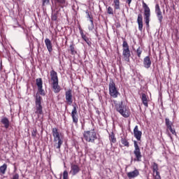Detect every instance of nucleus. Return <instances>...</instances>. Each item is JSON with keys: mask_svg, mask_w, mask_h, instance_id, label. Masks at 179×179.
Returning a JSON list of instances; mask_svg holds the SVG:
<instances>
[{"mask_svg": "<svg viewBox=\"0 0 179 179\" xmlns=\"http://www.w3.org/2000/svg\"><path fill=\"white\" fill-rule=\"evenodd\" d=\"M52 133L53 135V141L55 142V148L56 149H61V146H62V143H64V136H62V134H61L58 131V129L57 128H53L52 129Z\"/></svg>", "mask_w": 179, "mask_h": 179, "instance_id": "obj_1", "label": "nucleus"}, {"mask_svg": "<svg viewBox=\"0 0 179 179\" xmlns=\"http://www.w3.org/2000/svg\"><path fill=\"white\" fill-rule=\"evenodd\" d=\"M115 107L116 111L121 114L124 118H128L129 117L131 112L129 111V108L127 107V106L122 103V101L117 103V101H114Z\"/></svg>", "mask_w": 179, "mask_h": 179, "instance_id": "obj_2", "label": "nucleus"}, {"mask_svg": "<svg viewBox=\"0 0 179 179\" xmlns=\"http://www.w3.org/2000/svg\"><path fill=\"white\" fill-rule=\"evenodd\" d=\"M83 137L87 142H90L91 143H94V141L97 139V133L94 131V129L84 131Z\"/></svg>", "mask_w": 179, "mask_h": 179, "instance_id": "obj_3", "label": "nucleus"}, {"mask_svg": "<svg viewBox=\"0 0 179 179\" xmlns=\"http://www.w3.org/2000/svg\"><path fill=\"white\" fill-rule=\"evenodd\" d=\"M108 89L110 97H113V99H117V97L120 96V92H118V89L117 88V86L115 85V83H114V81L111 80L109 83Z\"/></svg>", "mask_w": 179, "mask_h": 179, "instance_id": "obj_4", "label": "nucleus"}, {"mask_svg": "<svg viewBox=\"0 0 179 179\" xmlns=\"http://www.w3.org/2000/svg\"><path fill=\"white\" fill-rule=\"evenodd\" d=\"M122 50V55L124 61L129 62V58H131V50H129V45L127 41H123Z\"/></svg>", "mask_w": 179, "mask_h": 179, "instance_id": "obj_5", "label": "nucleus"}, {"mask_svg": "<svg viewBox=\"0 0 179 179\" xmlns=\"http://www.w3.org/2000/svg\"><path fill=\"white\" fill-rule=\"evenodd\" d=\"M143 8L144 9V20L145 24L146 26H149V22H150V8L145 1H143Z\"/></svg>", "mask_w": 179, "mask_h": 179, "instance_id": "obj_6", "label": "nucleus"}, {"mask_svg": "<svg viewBox=\"0 0 179 179\" xmlns=\"http://www.w3.org/2000/svg\"><path fill=\"white\" fill-rule=\"evenodd\" d=\"M134 154L136 156V158L134 159V162H141L142 154L141 153V148L138 145V142H136V141H134Z\"/></svg>", "mask_w": 179, "mask_h": 179, "instance_id": "obj_7", "label": "nucleus"}, {"mask_svg": "<svg viewBox=\"0 0 179 179\" xmlns=\"http://www.w3.org/2000/svg\"><path fill=\"white\" fill-rule=\"evenodd\" d=\"M36 114L41 115L43 114V106H41V96H36Z\"/></svg>", "mask_w": 179, "mask_h": 179, "instance_id": "obj_8", "label": "nucleus"}, {"mask_svg": "<svg viewBox=\"0 0 179 179\" xmlns=\"http://www.w3.org/2000/svg\"><path fill=\"white\" fill-rule=\"evenodd\" d=\"M155 13L157 15V17L159 20L160 24L163 22V14L162 13V10L160 9V6L159 4L155 5Z\"/></svg>", "mask_w": 179, "mask_h": 179, "instance_id": "obj_9", "label": "nucleus"}, {"mask_svg": "<svg viewBox=\"0 0 179 179\" xmlns=\"http://www.w3.org/2000/svg\"><path fill=\"white\" fill-rule=\"evenodd\" d=\"M66 101L69 106H71L73 103V96H72V90H69L65 92Z\"/></svg>", "mask_w": 179, "mask_h": 179, "instance_id": "obj_10", "label": "nucleus"}, {"mask_svg": "<svg viewBox=\"0 0 179 179\" xmlns=\"http://www.w3.org/2000/svg\"><path fill=\"white\" fill-rule=\"evenodd\" d=\"M71 118L73 120V122L74 124H78V108L76 107V106H73L72 112H71Z\"/></svg>", "mask_w": 179, "mask_h": 179, "instance_id": "obj_11", "label": "nucleus"}, {"mask_svg": "<svg viewBox=\"0 0 179 179\" xmlns=\"http://www.w3.org/2000/svg\"><path fill=\"white\" fill-rule=\"evenodd\" d=\"M36 86L38 87V90L40 94L44 96L45 93L44 92V90H43V80L41 78L36 79Z\"/></svg>", "mask_w": 179, "mask_h": 179, "instance_id": "obj_12", "label": "nucleus"}, {"mask_svg": "<svg viewBox=\"0 0 179 179\" xmlns=\"http://www.w3.org/2000/svg\"><path fill=\"white\" fill-rule=\"evenodd\" d=\"M127 176L129 179L136 178V177L139 176V170L135 169L134 171L127 173Z\"/></svg>", "mask_w": 179, "mask_h": 179, "instance_id": "obj_13", "label": "nucleus"}, {"mask_svg": "<svg viewBox=\"0 0 179 179\" xmlns=\"http://www.w3.org/2000/svg\"><path fill=\"white\" fill-rule=\"evenodd\" d=\"M137 23L138 24V30L142 31L143 30V17L141 13L138 15Z\"/></svg>", "mask_w": 179, "mask_h": 179, "instance_id": "obj_14", "label": "nucleus"}, {"mask_svg": "<svg viewBox=\"0 0 179 179\" xmlns=\"http://www.w3.org/2000/svg\"><path fill=\"white\" fill-rule=\"evenodd\" d=\"M134 135L137 141H141V138H142V131L138 129V126H136L134 129Z\"/></svg>", "mask_w": 179, "mask_h": 179, "instance_id": "obj_15", "label": "nucleus"}, {"mask_svg": "<svg viewBox=\"0 0 179 179\" xmlns=\"http://www.w3.org/2000/svg\"><path fill=\"white\" fill-rule=\"evenodd\" d=\"M143 65L144 68H146V69H149L152 65V61L150 60V57L149 56H147L143 59Z\"/></svg>", "mask_w": 179, "mask_h": 179, "instance_id": "obj_16", "label": "nucleus"}, {"mask_svg": "<svg viewBox=\"0 0 179 179\" xmlns=\"http://www.w3.org/2000/svg\"><path fill=\"white\" fill-rule=\"evenodd\" d=\"M52 86L54 93H59L61 92V87L58 84V81L52 82Z\"/></svg>", "mask_w": 179, "mask_h": 179, "instance_id": "obj_17", "label": "nucleus"}, {"mask_svg": "<svg viewBox=\"0 0 179 179\" xmlns=\"http://www.w3.org/2000/svg\"><path fill=\"white\" fill-rule=\"evenodd\" d=\"M45 44L46 45L48 51H49V52H52V43H51V40H50L49 38H45Z\"/></svg>", "mask_w": 179, "mask_h": 179, "instance_id": "obj_18", "label": "nucleus"}, {"mask_svg": "<svg viewBox=\"0 0 179 179\" xmlns=\"http://www.w3.org/2000/svg\"><path fill=\"white\" fill-rule=\"evenodd\" d=\"M169 131H170V132H171V134L173 135L177 136V133L176 132V129H173V126H171L169 127H166V133H167L168 136L171 139H173V137L171 136V134H170V132H169Z\"/></svg>", "mask_w": 179, "mask_h": 179, "instance_id": "obj_19", "label": "nucleus"}, {"mask_svg": "<svg viewBox=\"0 0 179 179\" xmlns=\"http://www.w3.org/2000/svg\"><path fill=\"white\" fill-rule=\"evenodd\" d=\"M50 78L52 82H58V73L57 71L54 70L50 71Z\"/></svg>", "mask_w": 179, "mask_h": 179, "instance_id": "obj_20", "label": "nucleus"}, {"mask_svg": "<svg viewBox=\"0 0 179 179\" xmlns=\"http://www.w3.org/2000/svg\"><path fill=\"white\" fill-rule=\"evenodd\" d=\"M79 171H80V169L79 168V166L78 165H71V173L73 176H76V174H78V173H79Z\"/></svg>", "mask_w": 179, "mask_h": 179, "instance_id": "obj_21", "label": "nucleus"}, {"mask_svg": "<svg viewBox=\"0 0 179 179\" xmlns=\"http://www.w3.org/2000/svg\"><path fill=\"white\" fill-rule=\"evenodd\" d=\"M148 99H149V97L147 95H145V94H142L141 101L143 106H145V107L146 108L149 107V105L148 103L149 100H148Z\"/></svg>", "mask_w": 179, "mask_h": 179, "instance_id": "obj_22", "label": "nucleus"}, {"mask_svg": "<svg viewBox=\"0 0 179 179\" xmlns=\"http://www.w3.org/2000/svg\"><path fill=\"white\" fill-rule=\"evenodd\" d=\"M151 169L152 170L153 174H156V173H159V165L156 162L151 163Z\"/></svg>", "mask_w": 179, "mask_h": 179, "instance_id": "obj_23", "label": "nucleus"}, {"mask_svg": "<svg viewBox=\"0 0 179 179\" xmlns=\"http://www.w3.org/2000/svg\"><path fill=\"white\" fill-rule=\"evenodd\" d=\"M80 34L82 38L85 41V43H87V44L88 45H90V44H92V42H90V41L89 40V38H87V36H86V35H85L83 30L80 31Z\"/></svg>", "mask_w": 179, "mask_h": 179, "instance_id": "obj_24", "label": "nucleus"}, {"mask_svg": "<svg viewBox=\"0 0 179 179\" xmlns=\"http://www.w3.org/2000/svg\"><path fill=\"white\" fill-rule=\"evenodd\" d=\"M1 122L4 125L6 129L9 128V120L7 117H3L1 120Z\"/></svg>", "mask_w": 179, "mask_h": 179, "instance_id": "obj_25", "label": "nucleus"}, {"mask_svg": "<svg viewBox=\"0 0 179 179\" xmlns=\"http://www.w3.org/2000/svg\"><path fill=\"white\" fill-rule=\"evenodd\" d=\"M86 13L87 15V17L90 18V22H91V26L88 27L89 30L92 31L94 29V24L93 23V17L90 16V14H89L88 11H86Z\"/></svg>", "mask_w": 179, "mask_h": 179, "instance_id": "obj_26", "label": "nucleus"}, {"mask_svg": "<svg viewBox=\"0 0 179 179\" xmlns=\"http://www.w3.org/2000/svg\"><path fill=\"white\" fill-rule=\"evenodd\" d=\"M6 170H8V165L6 164H3L0 166L1 174H5V173H6Z\"/></svg>", "mask_w": 179, "mask_h": 179, "instance_id": "obj_27", "label": "nucleus"}, {"mask_svg": "<svg viewBox=\"0 0 179 179\" xmlns=\"http://www.w3.org/2000/svg\"><path fill=\"white\" fill-rule=\"evenodd\" d=\"M115 10H118L120 9V0H113V4Z\"/></svg>", "mask_w": 179, "mask_h": 179, "instance_id": "obj_28", "label": "nucleus"}, {"mask_svg": "<svg viewBox=\"0 0 179 179\" xmlns=\"http://www.w3.org/2000/svg\"><path fill=\"white\" fill-rule=\"evenodd\" d=\"M70 51L71 55H76L78 54V52L76 51V48H75V45L72 44L70 45Z\"/></svg>", "mask_w": 179, "mask_h": 179, "instance_id": "obj_29", "label": "nucleus"}, {"mask_svg": "<svg viewBox=\"0 0 179 179\" xmlns=\"http://www.w3.org/2000/svg\"><path fill=\"white\" fill-rule=\"evenodd\" d=\"M121 143L124 146H126V148H129V142H128V140H127V138H122Z\"/></svg>", "mask_w": 179, "mask_h": 179, "instance_id": "obj_30", "label": "nucleus"}, {"mask_svg": "<svg viewBox=\"0 0 179 179\" xmlns=\"http://www.w3.org/2000/svg\"><path fill=\"white\" fill-rule=\"evenodd\" d=\"M109 139L110 142H112L113 143H115L117 142V138H115V136L114 135V133H111L109 135Z\"/></svg>", "mask_w": 179, "mask_h": 179, "instance_id": "obj_31", "label": "nucleus"}, {"mask_svg": "<svg viewBox=\"0 0 179 179\" xmlns=\"http://www.w3.org/2000/svg\"><path fill=\"white\" fill-rule=\"evenodd\" d=\"M165 125L166 126V128H169V127H173V122L170 121V119L165 118Z\"/></svg>", "mask_w": 179, "mask_h": 179, "instance_id": "obj_32", "label": "nucleus"}, {"mask_svg": "<svg viewBox=\"0 0 179 179\" xmlns=\"http://www.w3.org/2000/svg\"><path fill=\"white\" fill-rule=\"evenodd\" d=\"M154 179H162V176H160V172H157L153 173Z\"/></svg>", "mask_w": 179, "mask_h": 179, "instance_id": "obj_33", "label": "nucleus"}, {"mask_svg": "<svg viewBox=\"0 0 179 179\" xmlns=\"http://www.w3.org/2000/svg\"><path fill=\"white\" fill-rule=\"evenodd\" d=\"M107 12L108 15H114V9H113L111 6L108 8Z\"/></svg>", "mask_w": 179, "mask_h": 179, "instance_id": "obj_34", "label": "nucleus"}, {"mask_svg": "<svg viewBox=\"0 0 179 179\" xmlns=\"http://www.w3.org/2000/svg\"><path fill=\"white\" fill-rule=\"evenodd\" d=\"M136 53L138 57L140 58L141 54H142V49L141 48H138V49L136 50Z\"/></svg>", "mask_w": 179, "mask_h": 179, "instance_id": "obj_35", "label": "nucleus"}, {"mask_svg": "<svg viewBox=\"0 0 179 179\" xmlns=\"http://www.w3.org/2000/svg\"><path fill=\"white\" fill-rule=\"evenodd\" d=\"M50 3V0H42V6H45V5H48Z\"/></svg>", "mask_w": 179, "mask_h": 179, "instance_id": "obj_36", "label": "nucleus"}, {"mask_svg": "<svg viewBox=\"0 0 179 179\" xmlns=\"http://www.w3.org/2000/svg\"><path fill=\"white\" fill-rule=\"evenodd\" d=\"M37 136V129H34L31 132V136H33V138H36V136Z\"/></svg>", "mask_w": 179, "mask_h": 179, "instance_id": "obj_37", "label": "nucleus"}, {"mask_svg": "<svg viewBox=\"0 0 179 179\" xmlns=\"http://www.w3.org/2000/svg\"><path fill=\"white\" fill-rule=\"evenodd\" d=\"M63 178H68V171H64L63 173Z\"/></svg>", "mask_w": 179, "mask_h": 179, "instance_id": "obj_38", "label": "nucleus"}, {"mask_svg": "<svg viewBox=\"0 0 179 179\" xmlns=\"http://www.w3.org/2000/svg\"><path fill=\"white\" fill-rule=\"evenodd\" d=\"M57 2H59V3H61V5H63L64 6H65L66 5L65 0H57Z\"/></svg>", "mask_w": 179, "mask_h": 179, "instance_id": "obj_39", "label": "nucleus"}, {"mask_svg": "<svg viewBox=\"0 0 179 179\" xmlns=\"http://www.w3.org/2000/svg\"><path fill=\"white\" fill-rule=\"evenodd\" d=\"M57 14H52V20L55 21V20H57Z\"/></svg>", "mask_w": 179, "mask_h": 179, "instance_id": "obj_40", "label": "nucleus"}, {"mask_svg": "<svg viewBox=\"0 0 179 179\" xmlns=\"http://www.w3.org/2000/svg\"><path fill=\"white\" fill-rule=\"evenodd\" d=\"M12 179H19V173H15V174L13 176Z\"/></svg>", "mask_w": 179, "mask_h": 179, "instance_id": "obj_41", "label": "nucleus"}, {"mask_svg": "<svg viewBox=\"0 0 179 179\" xmlns=\"http://www.w3.org/2000/svg\"><path fill=\"white\" fill-rule=\"evenodd\" d=\"M131 2H132V0H126V3H128L129 6H131Z\"/></svg>", "mask_w": 179, "mask_h": 179, "instance_id": "obj_42", "label": "nucleus"}, {"mask_svg": "<svg viewBox=\"0 0 179 179\" xmlns=\"http://www.w3.org/2000/svg\"><path fill=\"white\" fill-rule=\"evenodd\" d=\"M63 179H68V178H63Z\"/></svg>", "mask_w": 179, "mask_h": 179, "instance_id": "obj_43", "label": "nucleus"}]
</instances>
